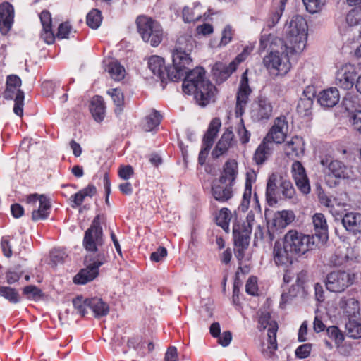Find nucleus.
I'll return each instance as SVG.
<instances>
[{
    "mask_svg": "<svg viewBox=\"0 0 361 361\" xmlns=\"http://www.w3.org/2000/svg\"><path fill=\"white\" fill-rule=\"evenodd\" d=\"M191 53L173 51V68L169 70L168 78L171 81H178L190 72L192 66Z\"/></svg>",
    "mask_w": 361,
    "mask_h": 361,
    "instance_id": "nucleus-8",
    "label": "nucleus"
},
{
    "mask_svg": "<svg viewBox=\"0 0 361 361\" xmlns=\"http://www.w3.org/2000/svg\"><path fill=\"white\" fill-rule=\"evenodd\" d=\"M271 153V148L270 147V143L264 139L256 149L253 156V160L257 164L261 165L265 162Z\"/></svg>",
    "mask_w": 361,
    "mask_h": 361,
    "instance_id": "nucleus-35",
    "label": "nucleus"
},
{
    "mask_svg": "<svg viewBox=\"0 0 361 361\" xmlns=\"http://www.w3.org/2000/svg\"><path fill=\"white\" fill-rule=\"evenodd\" d=\"M325 168V180L330 187H335L341 180L349 179L353 176L352 168L338 159L324 157L320 161Z\"/></svg>",
    "mask_w": 361,
    "mask_h": 361,
    "instance_id": "nucleus-4",
    "label": "nucleus"
},
{
    "mask_svg": "<svg viewBox=\"0 0 361 361\" xmlns=\"http://www.w3.org/2000/svg\"><path fill=\"white\" fill-rule=\"evenodd\" d=\"M97 193V188L94 185L89 184L87 187L78 191L72 195L70 198L71 201V207L76 208L82 205L85 198L87 197H92Z\"/></svg>",
    "mask_w": 361,
    "mask_h": 361,
    "instance_id": "nucleus-33",
    "label": "nucleus"
},
{
    "mask_svg": "<svg viewBox=\"0 0 361 361\" xmlns=\"http://www.w3.org/2000/svg\"><path fill=\"white\" fill-rule=\"evenodd\" d=\"M288 131V124L286 118L281 116L274 119L273 126L264 139L269 143L281 144L285 141Z\"/></svg>",
    "mask_w": 361,
    "mask_h": 361,
    "instance_id": "nucleus-13",
    "label": "nucleus"
},
{
    "mask_svg": "<svg viewBox=\"0 0 361 361\" xmlns=\"http://www.w3.org/2000/svg\"><path fill=\"white\" fill-rule=\"evenodd\" d=\"M356 319L348 320L345 324L347 334L353 338H361V324Z\"/></svg>",
    "mask_w": 361,
    "mask_h": 361,
    "instance_id": "nucleus-44",
    "label": "nucleus"
},
{
    "mask_svg": "<svg viewBox=\"0 0 361 361\" xmlns=\"http://www.w3.org/2000/svg\"><path fill=\"white\" fill-rule=\"evenodd\" d=\"M234 31L230 25H227L222 31L221 41L218 47L226 46L230 43L233 39Z\"/></svg>",
    "mask_w": 361,
    "mask_h": 361,
    "instance_id": "nucleus-55",
    "label": "nucleus"
},
{
    "mask_svg": "<svg viewBox=\"0 0 361 361\" xmlns=\"http://www.w3.org/2000/svg\"><path fill=\"white\" fill-rule=\"evenodd\" d=\"M108 72L114 80L120 81L125 76V69L118 61L109 63L108 65Z\"/></svg>",
    "mask_w": 361,
    "mask_h": 361,
    "instance_id": "nucleus-43",
    "label": "nucleus"
},
{
    "mask_svg": "<svg viewBox=\"0 0 361 361\" xmlns=\"http://www.w3.org/2000/svg\"><path fill=\"white\" fill-rule=\"evenodd\" d=\"M355 279L356 275L353 273L334 271L327 275L326 287L331 292L341 293L353 285Z\"/></svg>",
    "mask_w": 361,
    "mask_h": 361,
    "instance_id": "nucleus-9",
    "label": "nucleus"
},
{
    "mask_svg": "<svg viewBox=\"0 0 361 361\" xmlns=\"http://www.w3.org/2000/svg\"><path fill=\"white\" fill-rule=\"evenodd\" d=\"M148 67L162 82L168 78L169 70L166 69L163 58L159 56H152L148 60Z\"/></svg>",
    "mask_w": 361,
    "mask_h": 361,
    "instance_id": "nucleus-24",
    "label": "nucleus"
},
{
    "mask_svg": "<svg viewBox=\"0 0 361 361\" xmlns=\"http://www.w3.org/2000/svg\"><path fill=\"white\" fill-rule=\"evenodd\" d=\"M314 235H306L296 230H290L285 234L283 240L289 252L298 257L314 248Z\"/></svg>",
    "mask_w": 361,
    "mask_h": 361,
    "instance_id": "nucleus-5",
    "label": "nucleus"
},
{
    "mask_svg": "<svg viewBox=\"0 0 361 361\" xmlns=\"http://www.w3.org/2000/svg\"><path fill=\"white\" fill-rule=\"evenodd\" d=\"M319 202L323 205L328 208H334L335 205L337 206H345V203L338 201L337 198L327 196L324 192H320L319 194Z\"/></svg>",
    "mask_w": 361,
    "mask_h": 361,
    "instance_id": "nucleus-49",
    "label": "nucleus"
},
{
    "mask_svg": "<svg viewBox=\"0 0 361 361\" xmlns=\"http://www.w3.org/2000/svg\"><path fill=\"white\" fill-rule=\"evenodd\" d=\"M237 133L242 144H246L249 142L250 133L245 128L242 118L240 119V123L238 125Z\"/></svg>",
    "mask_w": 361,
    "mask_h": 361,
    "instance_id": "nucleus-56",
    "label": "nucleus"
},
{
    "mask_svg": "<svg viewBox=\"0 0 361 361\" xmlns=\"http://www.w3.org/2000/svg\"><path fill=\"white\" fill-rule=\"evenodd\" d=\"M283 180L284 178L279 173H273L269 176L266 189V200L269 206L277 203L276 190L281 185Z\"/></svg>",
    "mask_w": 361,
    "mask_h": 361,
    "instance_id": "nucleus-23",
    "label": "nucleus"
},
{
    "mask_svg": "<svg viewBox=\"0 0 361 361\" xmlns=\"http://www.w3.org/2000/svg\"><path fill=\"white\" fill-rule=\"evenodd\" d=\"M161 120V114L157 111L153 109L146 116L142 127L145 131L152 130L159 125Z\"/></svg>",
    "mask_w": 361,
    "mask_h": 361,
    "instance_id": "nucleus-40",
    "label": "nucleus"
},
{
    "mask_svg": "<svg viewBox=\"0 0 361 361\" xmlns=\"http://www.w3.org/2000/svg\"><path fill=\"white\" fill-rule=\"evenodd\" d=\"M258 322L259 328L268 329L267 348L263 349V353L268 357H271L277 350L276 332L278 331L277 323L271 319L269 312H262L259 314Z\"/></svg>",
    "mask_w": 361,
    "mask_h": 361,
    "instance_id": "nucleus-7",
    "label": "nucleus"
},
{
    "mask_svg": "<svg viewBox=\"0 0 361 361\" xmlns=\"http://www.w3.org/2000/svg\"><path fill=\"white\" fill-rule=\"evenodd\" d=\"M89 299H84L82 296H78L73 300L75 308H76L82 316H85L87 313L86 308L88 307V306L86 302Z\"/></svg>",
    "mask_w": 361,
    "mask_h": 361,
    "instance_id": "nucleus-59",
    "label": "nucleus"
},
{
    "mask_svg": "<svg viewBox=\"0 0 361 361\" xmlns=\"http://www.w3.org/2000/svg\"><path fill=\"white\" fill-rule=\"evenodd\" d=\"M216 224L221 226L226 232L229 231V223L232 217L231 212L226 207L216 210L214 214Z\"/></svg>",
    "mask_w": 361,
    "mask_h": 361,
    "instance_id": "nucleus-36",
    "label": "nucleus"
},
{
    "mask_svg": "<svg viewBox=\"0 0 361 361\" xmlns=\"http://www.w3.org/2000/svg\"><path fill=\"white\" fill-rule=\"evenodd\" d=\"M103 244L102 228L99 217L94 219L90 227L85 231L83 246L87 251L97 253Z\"/></svg>",
    "mask_w": 361,
    "mask_h": 361,
    "instance_id": "nucleus-10",
    "label": "nucleus"
},
{
    "mask_svg": "<svg viewBox=\"0 0 361 361\" xmlns=\"http://www.w3.org/2000/svg\"><path fill=\"white\" fill-rule=\"evenodd\" d=\"M238 176V164L236 160L231 159L223 165L219 178V183L234 186Z\"/></svg>",
    "mask_w": 361,
    "mask_h": 361,
    "instance_id": "nucleus-20",
    "label": "nucleus"
},
{
    "mask_svg": "<svg viewBox=\"0 0 361 361\" xmlns=\"http://www.w3.org/2000/svg\"><path fill=\"white\" fill-rule=\"evenodd\" d=\"M326 334L329 338L333 340L337 347H340L344 341V334L336 326H331L326 329Z\"/></svg>",
    "mask_w": 361,
    "mask_h": 361,
    "instance_id": "nucleus-47",
    "label": "nucleus"
},
{
    "mask_svg": "<svg viewBox=\"0 0 361 361\" xmlns=\"http://www.w3.org/2000/svg\"><path fill=\"white\" fill-rule=\"evenodd\" d=\"M299 281L300 277L298 276L296 284L291 286L288 292H283L281 294V304L285 305L295 298L299 292Z\"/></svg>",
    "mask_w": 361,
    "mask_h": 361,
    "instance_id": "nucleus-48",
    "label": "nucleus"
},
{
    "mask_svg": "<svg viewBox=\"0 0 361 361\" xmlns=\"http://www.w3.org/2000/svg\"><path fill=\"white\" fill-rule=\"evenodd\" d=\"M234 186L227 184H214L212 188L214 198L219 202H226L233 196Z\"/></svg>",
    "mask_w": 361,
    "mask_h": 361,
    "instance_id": "nucleus-26",
    "label": "nucleus"
},
{
    "mask_svg": "<svg viewBox=\"0 0 361 361\" xmlns=\"http://www.w3.org/2000/svg\"><path fill=\"white\" fill-rule=\"evenodd\" d=\"M295 255L289 252L286 244L276 241L273 247V259L277 266L287 267L291 264Z\"/></svg>",
    "mask_w": 361,
    "mask_h": 361,
    "instance_id": "nucleus-21",
    "label": "nucleus"
},
{
    "mask_svg": "<svg viewBox=\"0 0 361 361\" xmlns=\"http://www.w3.org/2000/svg\"><path fill=\"white\" fill-rule=\"evenodd\" d=\"M102 21V13L99 10L93 8L87 15V25L92 28L97 29L101 25Z\"/></svg>",
    "mask_w": 361,
    "mask_h": 361,
    "instance_id": "nucleus-42",
    "label": "nucleus"
},
{
    "mask_svg": "<svg viewBox=\"0 0 361 361\" xmlns=\"http://www.w3.org/2000/svg\"><path fill=\"white\" fill-rule=\"evenodd\" d=\"M273 106L267 98L259 97L253 105L252 116L257 121L268 119L271 116Z\"/></svg>",
    "mask_w": 361,
    "mask_h": 361,
    "instance_id": "nucleus-22",
    "label": "nucleus"
},
{
    "mask_svg": "<svg viewBox=\"0 0 361 361\" xmlns=\"http://www.w3.org/2000/svg\"><path fill=\"white\" fill-rule=\"evenodd\" d=\"M286 49L290 54L302 52L307 39V24L304 18L300 16H294L287 26Z\"/></svg>",
    "mask_w": 361,
    "mask_h": 361,
    "instance_id": "nucleus-2",
    "label": "nucleus"
},
{
    "mask_svg": "<svg viewBox=\"0 0 361 361\" xmlns=\"http://www.w3.org/2000/svg\"><path fill=\"white\" fill-rule=\"evenodd\" d=\"M291 173L298 190L303 194H308L310 192V183L301 162L295 161L292 164Z\"/></svg>",
    "mask_w": 361,
    "mask_h": 361,
    "instance_id": "nucleus-16",
    "label": "nucleus"
},
{
    "mask_svg": "<svg viewBox=\"0 0 361 361\" xmlns=\"http://www.w3.org/2000/svg\"><path fill=\"white\" fill-rule=\"evenodd\" d=\"M23 293L29 299H36L42 295V291L35 286H27L23 288Z\"/></svg>",
    "mask_w": 361,
    "mask_h": 361,
    "instance_id": "nucleus-60",
    "label": "nucleus"
},
{
    "mask_svg": "<svg viewBox=\"0 0 361 361\" xmlns=\"http://www.w3.org/2000/svg\"><path fill=\"white\" fill-rule=\"evenodd\" d=\"M345 228L354 233H361V213L349 212L343 218Z\"/></svg>",
    "mask_w": 361,
    "mask_h": 361,
    "instance_id": "nucleus-32",
    "label": "nucleus"
},
{
    "mask_svg": "<svg viewBox=\"0 0 361 361\" xmlns=\"http://www.w3.org/2000/svg\"><path fill=\"white\" fill-rule=\"evenodd\" d=\"M0 295L11 302H17L19 300L18 292L11 287L0 286Z\"/></svg>",
    "mask_w": 361,
    "mask_h": 361,
    "instance_id": "nucleus-50",
    "label": "nucleus"
},
{
    "mask_svg": "<svg viewBox=\"0 0 361 361\" xmlns=\"http://www.w3.org/2000/svg\"><path fill=\"white\" fill-rule=\"evenodd\" d=\"M245 290L248 294L252 295H255L257 293L258 286L256 277L251 276L248 279L245 285Z\"/></svg>",
    "mask_w": 361,
    "mask_h": 361,
    "instance_id": "nucleus-64",
    "label": "nucleus"
},
{
    "mask_svg": "<svg viewBox=\"0 0 361 361\" xmlns=\"http://www.w3.org/2000/svg\"><path fill=\"white\" fill-rule=\"evenodd\" d=\"M89 299H84L82 296H78L73 300L75 308H76L82 316H85L87 313L86 308L88 307V306L86 302Z\"/></svg>",
    "mask_w": 361,
    "mask_h": 361,
    "instance_id": "nucleus-58",
    "label": "nucleus"
},
{
    "mask_svg": "<svg viewBox=\"0 0 361 361\" xmlns=\"http://www.w3.org/2000/svg\"><path fill=\"white\" fill-rule=\"evenodd\" d=\"M315 235L323 243L328 239V225L324 215L317 213L312 217Z\"/></svg>",
    "mask_w": 361,
    "mask_h": 361,
    "instance_id": "nucleus-28",
    "label": "nucleus"
},
{
    "mask_svg": "<svg viewBox=\"0 0 361 361\" xmlns=\"http://www.w3.org/2000/svg\"><path fill=\"white\" fill-rule=\"evenodd\" d=\"M90 109L96 121H102L105 113V104L103 98L97 95L93 97L90 102Z\"/></svg>",
    "mask_w": 361,
    "mask_h": 361,
    "instance_id": "nucleus-34",
    "label": "nucleus"
},
{
    "mask_svg": "<svg viewBox=\"0 0 361 361\" xmlns=\"http://www.w3.org/2000/svg\"><path fill=\"white\" fill-rule=\"evenodd\" d=\"M237 143L233 132L227 128L222 134L221 138L214 148L212 155L214 158H219L225 154L231 148Z\"/></svg>",
    "mask_w": 361,
    "mask_h": 361,
    "instance_id": "nucleus-19",
    "label": "nucleus"
},
{
    "mask_svg": "<svg viewBox=\"0 0 361 361\" xmlns=\"http://www.w3.org/2000/svg\"><path fill=\"white\" fill-rule=\"evenodd\" d=\"M20 78L16 75H8L6 78V90L4 97L6 99H14V113L22 117L23 115L24 93L20 90Z\"/></svg>",
    "mask_w": 361,
    "mask_h": 361,
    "instance_id": "nucleus-6",
    "label": "nucleus"
},
{
    "mask_svg": "<svg viewBox=\"0 0 361 361\" xmlns=\"http://www.w3.org/2000/svg\"><path fill=\"white\" fill-rule=\"evenodd\" d=\"M137 32L142 39L152 47H158L164 38V31L159 22L150 16L140 15L135 20Z\"/></svg>",
    "mask_w": 361,
    "mask_h": 361,
    "instance_id": "nucleus-3",
    "label": "nucleus"
},
{
    "mask_svg": "<svg viewBox=\"0 0 361 361\" xmlns=\"http://www.w3.org/2000/svg\"><path fill=\"white\" fill-rule=\"evenodd\" d=\"M313 106V100L310 98H302L297 105V112L302 116L311 114Z\"/></svg>",
    "mask_w": 361,
    "mask_h": 361,
    "instance_id": "nucleus-45",
    "label": "nucleus"
},
{
    "mask_svg": "<svg viewBox=\"0 0 361 361\" xmlns=\"http://www.w3.org/2000/svg\"><path fill=\"white\" fill-rule=\"evenodd\" d=\"M243 61V54H239L229 64L217 62L212 68V73L217 80L220 82L224 81L236 70L238 64Z\"/></svg>",
    "mask_w": 361,
    "mask_h": 361,
    "instance_id": "nucleus-17",
    "label": "nucleus"
},
{
    "mask_svg": "<svg viewBox=\"0 0 361 361\" xmlns=\"http://www.w3.org/2000/svg\"><path fill=\"white\" fill-rule=\"evenodd\" d=\"M71 26L68 22H64L60 24L58 28L56 37L59 39L68 38L71 31Z\"/></svg>",
    "mask_w": 361,
    "mask_h": 361,
    "instance_id": "nucleus-62",
    "label": "nucleus"
},
{
    "mask_svg": "<svg viewBox=\"0 0 361 361\" xmlns=\"http://www.w3.org/2000/svg\"><path fill=\"white\" fill-rule=\"evenodd\" d=\"M97 255L94 259L92 264L97 267L99 269V267L108 262L109 258L108 251L102 249V247L99 248V251L97 252Z\"/></svg>",
    "mask_w": 361,
    "mask_h": 361,
    "instance_id": "nucleus-54",
    "label": "nucleus"
},
{
    "mask_svg": "<svg viewBox=\"0 0 361 361\" xmlns=\"http://www.w3.org/2000/svg\"><path fill=\"white\" fill-rule=\"evenodd\" d=\"M280 189L284 198L292 199L295 195V190L292 183L286 178L281 183Z\"/></svg>",
    "mask_w": 361,
    "mask_h": 361,
    "instance_id": "nucleus-52",
    "label": "nucleus"
},
{
    "mask_svg": "<svg viewBox=\"0 0 361 361\" xmlns=\"http://www.w3.org/2000/svg\"><path fill=\"white\" fill-rule=\"evenodd\" d=\"M221 126V119L219 118H213L209 125L206 133L204 135L203 140L213 145Z\"/></svg>",
    "mask_w": 361,
    "mask_h": 361,
    "instance_id": "nucleus-39",
    "label": "nucleus"
},
{
    "mask_svg": "<svg viewBox=\"0 0 361 361\" xmlns=\"http://www.w3.org/2000/svg\"><path fill=\"white\" fill-rule=\"evenodd\" d=\"M263 63L274 75H285L290 69L288 56H281L279 52H271L264 58Z\"/></svg>",
    "mask_w": 361,
    "mask_h": 361,
    "instance_id": "nucleus-11",
    "label": "nucleus"
},
{
    "mask_svg": "<svg viewBox=\"0 0 361 361\" xmlns=\"http://www.w3.org/2000/svg\"><path fill=\"white\" fill-rule=\"evenodd\" d=\"M287 0H274L272 4L273 16L272 24L269 26H274L280 19Z\"/></svg>",
    "mask_w": 361,
    "mask_h": 361,
    "instance_id": "nucleus-46",
    "label": "nucleus"
},
{
    "mask_svg": "<svg viewBox=\"0 0 361 361\" xmlns=\"http://www.w3.org/2000/svg\"><path fill=\"white\" fill-rule=\"evenodd\" d=\"M340 305L344 316L348 317V320L359 317L360 308L358 300L355 298H343Z\"/></svg>",
    "mask_w": 361,
    "mask_h": 361,
    "instance_id": "nucleus-27",
    "label": "nucleus"
},
{
    "mask_svg": "<svg viewBox=\"0 0 361 361\" xmlns=\"http://www.w3.org/2000/svg\"><path fill=\"white\" fill-rule=\"evenodd\" d=\"M118 176L123 180H128L134 174V169L130 165L121 166L118 171Z\"/></svg>",
    "mask_w": 361,
    "mask_h": 361,
    "instance_id": "nucleus-63",
    "label": "nucleus"
},
{
    "mask_svg": "<svg viewBox=\"0 0 361 361\" xmlns=\"http://www.w3.org/2000/svg\"><path fill=\"white\" fill-rule=\"evenodd\" d=\"M240 228L239 225L233 226V233L235 246L247 248L249 245V234L250 231L248 229H245L243 231H240Z\"/></svg>",
    "mask_w": 361,
    "mask_h": 361,
    "instance_id": "nucleus-37",
    "label": "nucleus"
},
{
    "mask_svg": "<svg viewBox=\"0 0 361 361\" xmlns=\"http://www.w3.org/2000/svg\"><path fill=\"white\" fill-rule=\"evenodd\" d=\"M205 71L195 68L185 76L183 82V90L187 94H193L199 105L204 106L214 101L216 92L215 86L205 79Z\"/></svg>",
    "mask_w": 361,
    "mask_h": 361,
    "instance_id": "nucleus-1",
    "label": "nucleus"
},
{
    "mask_svg": "<svg viewBox=\"0 0 361 361\" xmlns=\"http://www.w3.org/2000/svg\"><path fill=\"white\" fill-rule=\"evenodd\" d=\"M107 93L111 97L114 104L117 106H122L124 104V96L122 92L118 89H111L108 90Z\"/></svg>",
    "mask_w": 361,
    "mask_h": 361,
    "instance_id": "nucleus-57",
    "label": "nucleus"
},
{
    "mask_svg": "<svg viewBox=\"0 0 361 361\" xmlns=\"http://www.w3.org/2000/svg\"><path fill=\"white\" fill-rule=\"evenodd\" d=\"M357 75V68L354 65L343 64L336 71L335 83L341 88L350 90L355 85V78Z\"/></svg>",
    "mask_w": 361,
    "mask_h": 361,
    "instance_id": "nucleus-14",
    "label": "nucleus"
},
{
    "mask_svg": "<svg viewBox=\"0 0 361 361\" xmlns=\"http://www.w3.org/2000/svg\"><path fill=\"white\" fill-rule=\"evenodd\" d=\"M306 9L310 13H315L319 11L325 4L326 0H302Z\"/></svg>",
    "mask_w": 361,
    "mask_h": 361,
    "instance_id": "nucleus-53",
    "label": "nucleus"
},
{
    "mask_svg": "<svg viewBox=\"0 0 361 361\" xmlns=\"http://www.w3.org/2000/svg\"><path fill=\"white\" fill-rule=\"evenodd\" d=\"M346 23L350 26H355L361 22V9L356 8L350 10L345 18Z\"/></svg>",
    "mask_w": 361,
    "mask_h": 361,
    "instance_id": "nucleus-51",
    "label": "nucleus"
},
{
    "mask_svg": "<svg viewBox=\"0 0 361 361\" xmlns=\"http://www.w3.org/2000/svg\"><path fill=\"white\" fill-rule=\"evenodd\" d=\"M295 219V214L292 211L283 210L279 212L274 219V224L279 227H285Z\"/></svg>",
    "mask_w": 361,
    "mask_h": 361,
    "instance_id": "nucleus-41",
    "label": "nucleus"
},
{
    "mask_svg": "<svg viewBox=\"0 0 361 361\" xmlns=\"http://www.w3.org/2000/svg\"><path fill=\"white\" fill-rule=\"evenodd\" d=\"M284 152L289 157H298L303 154L304 142L298 136L293 137L290 141L284 145Z\"/></svg>",
    "mask_w": 361,
    "mask_h": 361,
    "instance_id": "nucleus-30",
    "label": "nucleus"
},
{
    "mask_svg": "<svg viewBox=\"0 0 361 361\" xmlns=\"http://www.w3.org/2000/svg\"><path fill=\"white\" fill-rule=\"evenodd\" d=\"M251 92L252 90L248 85L247 70H246L242 75L239 89L237 92L236 116H241L243 114Z\"/></svg>",
    "mask_w": 361,
    "mask_h": 361,
    "instance_id": "nucleus-15",
    "label": "nucleus"
},
{
    "mask_svg": "<svg viewBox=\"0 0 361 361\" xmlns=\"http://www.w3.org/2000/svg\"><path fill=\"white\" fill-rule=\"evenodd\" d=\"M15 11L13 5L8 1L0 4V32L6 35L14 23Z\"/></svg>",
    "mask_w": 361,
    "mask_h": 361,
    "instance_id": "nucleus-18",
    "label": "nucleus"
},
{
    "mask_svg": "<svg viewBox=\"0 0 361 361\" xmlns=\"http://www.w3.org/2000/svg\"><path fill=\"white\" fill-rule=\"evenodd\" d=\"M26 203L33 208L38 205L37 209H32V220L39 221L48 217L50 212L51 202L46 195L38 194L30 195L26 197Z\"/></svg>",
    "mask_w": 361,
    "mask_h": 361,
    "instance_id": "nucleus-12",
    "label": "nucleus"
},
{
    "mask_svg": "<svg viewBox=\"0 0 361 361\" xmlns=\"http://www.w3.org/2000/svg\"><path fill=\"white\" fill-rule=\"evenodd\" d=\"M312 350V344L305 343L300 345L295 350V355L300 359H304L307 357Z\"/></svg>",
    "mask_w": 361,
    "mask_h": 361,
    "instance_id": "nucleus-61",
    "label": "nucleus"
},
{
    "mask_svg": "<svg viewBox=\"0 0 361 361\" xmlns=\"http://www.w3.org/2000/svg\"><path fill=\"white\" fill-rule=\"evenodd\" d=\"M195 45V40L188 33H180L176 41L173 51L191 53Z\"/></svg>",
    "mask_w": 361,
    "mask_h": 361,
    "instance_id": "nucleus-29",
    "label": "nucleus"
},
{
    "mask_svg": "<svg viewBox=\"0 0 361 361\" xmlns=\"http://www.w3.org/2000/svg\"><path fill=\"white\" fill-rule=\"evenodd\" d=\"M98 274L99 269L90 263L74 276L73 282L76 284H85L96 278Z\"/></svg>",
    "mask_w": 361,
    "mask_h": 361,
    "instance_id": "nucleus-31",
    "label": "nucleus"
},
{
    "mask_svg": "<svg viewBox=\"0 0 361 361\" xmlns=\"http://www.w3.org/2000/svg\"><path fill=\"white\" fill-rule=\"evenodd\" d=\"M86 302L96 317L104 316L109 312V305L100 298H90Z\"/></svg>",
    "mask_w": 361,
    "mask_h": 361,
    "instance_id": "nucleus-38",
    "label": "nucleus"
},
{
    "mask_svg": "<svg viewBox=\"0 0 361 361\" xmlns=\"http://www.w3.org/2000/svg\"><path fill=\"white\" fill-rule=\"evenodd\" d=\"M339 92L336 87H329L320 92L318 94V102L324 107H333L339 102Z\"/></svg>",
    "mask_w": 361,
    "mask_h": 361,
    "instance_id": "nucleus-25",
    "label": "nucleus"
}]
</instances>
